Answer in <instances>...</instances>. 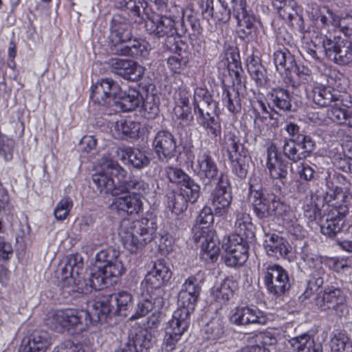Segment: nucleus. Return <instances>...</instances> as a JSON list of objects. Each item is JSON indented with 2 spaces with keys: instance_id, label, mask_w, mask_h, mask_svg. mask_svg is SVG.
<instances>
[{
  "instance_id": "09e8293b",
  "label": "nucleus",
  "mask_w": 352,
  "mask_h": 352,
  "mask_svg": "<svg viewBox=\"0 0 352 352\" xmlns=\"http://www.w3.org/2000/svg\"><path fill=\"white\" fill-rule=\"evenodd\" d=\"M149 298H142L140 300L137 304L134 314L131 315L130 319L131 320L144 317L151 312L154 308L160 309L164 304V299L160 305L156 303L157 298H155V294H148Z\"/></svg>"
},
{
  "instance_id": "a211bd4d",
  "label": "nucleus",
  "mask_w": 352,
  "mask_h": 352,
  "mask_svg": "<svg viewBox=\"0 0 352 352\" xmlns=\"http://www.w3.org/2000/svg\"><path fill=\"white\" fill-rule=\"evenodd\" d=\"M177 141L168 129L157 131L152 140V148L159 162L168 163L177 153Z\"/></svg>"
},
{
  "instance_id": "2f4dec72",
  "label": "nucleus",
  "mask_w": 352,
  "mask_h": 352,
  "mask_svg": "<svg viewBox=\"0 0 352 352\" xmlns=\"http://www.w3.org/2000/svg\"><path fill=\"white\" fill-rule=\"evenodd\" d=\"M239 285L232 277L224 278L220 284L216 285L211 289V296L214 300L221 305L226 304L234 296Z\"/></svg>"
},
{
  "instance_id": "58836bf2",
  "label": "nucleus",
  "mask_w": 352,
  "mask_h": 352,
  "mask_svg": "<svg viewBox=\"0 0 352 352\" xmlns=\"http://www.w3.org/2000/svg\"><path fill=\"white\" fill-rule=\"evenodd\" d=\"M201 243L200 257L207 263H214L217 261L220 248L217 241L214 239V232H208L201 236V241H195Z\"/></svg>"
},
{
  "instance_id": "412c9836",
  "label": "nucleus",
  "mask_w": 352,
  "mask_h": 352,
  "mask_svg": "<svg viewBox=\"0 0 352 352\" xmlns=\"http://www.w3.org/2000/svg\"><path fill=\"white\" fill-rule=\"evenodd\" d=\"M348 96L331 87L322 85L315 86L311 91L314 102L319 107H331V109L340 106L350 107L351 102L346 100Z\"/></svg>"
},
{
  "instance_id": "774afa93",
  "label": "nucleus",
  "mask_w": 352,
  "mask_h": 352,
  "mask_svg": "<svg viewBox=\"0 0 352 352\" xmlns=\"http://www.w3.org/2000/svg\"><path fill=\"white\" fill-rule=\"evenodd\" d=\"M173 113L177 119L180 120L186 125H190L193 121L192 107L190 105H175Z\"/></svg>"
},
{
  "instance_id": "3c124183",
  "label": "nucleus",
  "mask_w": 352,
  "mask_h": 352,
  "mask_svg": "<svg viewBox=\"0 0 352 352\" xmlns=\"http://www.w3.org/2000/svg\"><path fill=\"white\" fill-rule=\"evenodd\" d=\"M228 160L232 173L240 179H245L249 170L250 158L241 154Z\"/></svg>"
},
{
  "instance_id": "49530a36",
  "label": "nucleus",
  "mask_w": 352,
  "mask_h": 352,
  "mask_svg": "<svg viewBox=\"0 0 352 352\" xmlns=\"http://www.w3.org/2000/svg\"><path fill=\"white\" fill-rule=\"evenodd\" d=\"M198 125L202 127L206 135L212 139L220 138L222 133L221 119L220 114L210 117L196 119Z\"/></svg>"
},
{
  "instance_id": "4be33fe9",
  "label": "nucleus",
  "mask_w": 352,
  "mask_h": 352,
  "mask_svg": "<svg viewBox=\"0 0 352 352\" xmlns=\"http://www.w3.org/2000/svg\"><path fill=\"white\" fill-rule=\"evenodd\" d=\"M267 168L270 177L285 185L287 182L289 162L276 144L272 143L267 148Z\"/></svg>"
},
{
  "instance_id": "bb28decb",
  "label": "nucleus",
  "mask_w": 352,
  "mask_h": 352,
  "mask_svg": "<svg viewBox=\"0 0 352 352\" xmlns=\"http://www.w3.org/2000/svg\"><path fill=\"white\" fill-rule=\"evenodd\" d=\"M51 344L52 338L48 332L35 329L23 340L19 352H45Z\"/></svg>"
},
{
  "instance_id": "ea45409f",
  "label": "nucleus",
  "mask_w": 352,
  "mask_h": 352,
  "mask_svg": "<svg viewBox=\"0 0 352 352\" xmlns=\"http://www.w3.org/2000/svg\"><path fill=\"white\" fill-rule=\"evenodd\" d=\"M247 69L252 78L258 87H265L268 81L267 71L262 65L260 58L251 55L247 58Z\"/></svg>"
},
{
  "instance_id": "4468645a",
  "label": "nucleus",
  "mask_w": 352,
  "mask_h": 352,
  "mask_svg": "<svg viewBox=\"0 0 352 352\" xmlns=\"http://www.w3.org/2000/svg\"><path fill=\"white\" fill-rule=\"evenodd\" d=\"M316 148V143L312 135L302 132L295 139H285L282 152L287 160L298 162L309 157Z\"/></svg>"
},
{
  "instance_id": "4d7b16f0",
  "label": "nucleus",
  "mask_w": 352,
  "mask_h": 352,
  "mask_svg": "<svg viewBox=\"0 0 352 352\" xmlns=\"http://www.w3.org/2000/svg\"><path fill=\"white\" fill-rule=\"evenodd\" d=\"M316 195L311 194L309 200H307L302 206L304 216L307 219L309 222H314L319 220L320 221L321 209L320 208V204L315 202Z\"/></svg>"
},
{
  "instance_id": "864d4df0",
  "label": "nucleus",
  "mask_w": 352,
  "mask_h": 352,
  "mask_svg": "<svg viewBox=\"0 0 352 352\" xmlns=\"http://www.w3.org/2000/svg\"><path fill=\"white\" fill-rule=\"evenodd\" d=\"M188 202H190L189 200L180 190L173 191L168 195V206L176 214L184 212L188 208Z\"/></svg>"
},
{
  "instance_id": "13d9d810",
  "label": "nucleus",
  "mask_w": 352,
  "mask_h": 352,
  "mask_svg": "<svg viewBox=\"0 0 352 352\" xmlns=\"http://www.w3.org/2000/svg\"><path fill=\"white\" fill-rule=\"evenodd\" d=\"M332 352H352V341L344 333H338L331 340Z\"/></svg>"
},
{
  "instance_id": "72a5a7b5",
  "label": "nucleus",
  "mask_w": 352,
  "mask_h": 352,
  "mask_svg": "<svg viewBox=\"0 0 352 352\" xmlns=\"http://www.w3.org/2000/svg\"><path fill=\"white\" fill-rule=\"evenodd\" d=\"M274 63L280 74L288 75V73L298 74L299 67L297 66L294 56L286 48L276 51L274 53Z\"/></svg>"
},
{
  "instance_id": "4c0bfd02",
  "label": "nucleus",
  "mask_w": 352,
  "mask_h": 352,
  "mask_svg": "<svg viewBox=\"0 0 352 352\" xmlns=\"http://www.w3.org/2000/svg\"><path fill=\"white\" fill-rule=\"evenodd\" d=\"M197 224L193 227V238L195 241H201L204 234L212 232L210 230L214 222V213L212 208L205 206L196 219Z\"/></svg>"
},
{
  "instance_id": "6e6552de",
  "label": "nucleus",
  "mask_w": 352,
  "mask_h": 352,
  "mask_svg": "<svg viewBox=\"0 0 352 352\" xmlns=\"http://www.w3.org/2000/svg\"><path fill=\"white\" fill-rule=\"evenodd\" d=\"M349 283L340 280L335 285L327 287L322 294V303L320 309L342 319L349 315L347 296L349 293Z\"/></svg>"
},
{
  "instance_id": "cd10ccee",
  "label": "nucleus",
  "mask_w": 352,
  "mask_h": 352,
  "mask_svg": "<svg viewBox=\"0 0 352 352\" xmlns=\"http://www.w3.org/2000/svg\"><path fill=\"white\" fill-rule=\"evenodd\" d=\"M267 97L272 108L284 112L295 111L296 102L293 94L287 89L277 87L267 93Z\"/></svg>"
},
{
  "instance_id": "dca6fc26",
  "label": "nucleus",
  "mask_w": 352,
  "mask_h": 352,
  "mask_svg": "<svg viewBox=\"0 0 352 352\" xmlns=\"http://www.w3.org/2000/svg\"><path fill=\"white\" fill-rule=\"evenodd\" d=\"M204 280V274L201 271L185 280L178 294V305L182 307L177 311H187L190 318L199 299Z\"/></svg>"
},
{
  "instance_id": "bf43d9fd",
  "label": "nucleus",
  "mask_w": 352,
  "mask_h": 352,
  "mask_svg": "<svg viewBox=\"0 0 352 352\" xmlns=\"http://www.w3.org/2000/svg\"><path fill=\"white\" fill-rule=\"evenodd\" d=\"M295 250L300 258L304 261L308 266H312V263L320 261L318 257L311 252L308 243L305 240H299L295 245Z\"/></svg>"
},
{
  "instance_id": "f704fd0d",
  "label": "nucleus",
  "mask_w": 352,
  "mask_h": 352,
  "mask_svg": "<svg viewBox=\"0 0 352 352\" xmlns=\"http://www.w3.org/2000/svg\"><path fill=\"white\" fill-rule=\"evenodd\" d=\"M327 190L321 195H316L317 201H322V207L324 204H327L328 208L327 211L330 208H336L340 210L342 203H340L341 198H343V191L342 188L335 186L334 184L330 181L327 180L326 182Z\"/></svg>"
},
{
  "instance_id": "603ef678",
  "label": "nucleus",
  "mask_w": 352,
  "mask_h": 352,
  "mask_svg": "<svg viewBox=\"0 0 352 352\" xmlns=\"http://www.w3.org/2000/svg\"><path fill=\"white\" fill-rule=\"evenodd\" d=\"M114 135L118 139L135 138L138 131L137 124L130 120H121L114 124Z\"/></svg>"
},
{
  "instance_id": "39448f33",
  "label": "nucleus",
  "mask_w": 352,
  "mask_h": 352,
  "mask_svg": "<svg viewBox=\"0 0 352 352\" xmlns=\"http://www.w3.org/2000/svg\"><path fill=\"white\" fill-rule=\"evenodd\" d=\"M248 201L258 219L277 218L285 220L290 212L289 205L274 193L267 192L256 179L250 181Z\"/></svg>"
},
{
  "instance_id": "a19ab883",
  "label": "nucleus",
  "mask_w": 352,
  "mask_h": 352,
  "mask_svg": "<svg viewBox=\"0 0 352 352\" xmlns=\"http://www.w3.org/2000/svg\"><path fill=\"white\" fill-rule=\"evenodd\" d=\"M294 352H322V346L320 342H315L309 333H303L289 340Z\"/></svg>"
},
{
  "instance_id": "9d476101",
  "label": "nucleus",
  "mask_w": 352,
  "mask_h": 352,
  "mask_svg": "<svg viewBox=\"0 0 352 352\" xmlns=\"http://www.w3.org/2000/svg\"><path fill=\"white\" fill-rule=\"evenodd\" d=\"M172 275L166 261L164 259H157L154 262L152 270L145 276L142 285L147 294H155L156 303L158 305L162 302L164 287L169 282Z\"/></svg>"
},
{
  "instance_id": "0eeeda50",
  "label": "nucleus",
  "mask_w": 352,
  "mask_h": 352,
  "mask_svg": "<svg viewBox=\"0 0 352 352\" xmlns=\"http://www.w3.org/2000/svg\"><path fill=\"white\" fill-rule=\"evenodd\" d=\"M133 308V298L127 291H118L99 298L89 311L92 323L105 322L111 314L126 317Z\"/></svg>"
},
{
  "instance_id": "37998d69",
  "label": "nucleus",
  "mask_w": 352,
  "mask_h": 352,
  "mask_svg": "<svg viewBox=\"0 0 352 352\" xmlns=\"http://www.w3.org/2000/svg\"><path fill=\"white\" fill-rule=\"evenodd\" d=\"M238 133L236 130L229 129H226L223 131L222 146L226 151L228 158L241 155L240 147H243V145L241 144Z\"/></svg>"
},
{
  "instance_id": "2eb2a0df",
  "label": "nucleus",
  "mask_w": 352,
  "mask_h": 352,
  "mask_svg": "<svg viewBox=\"0 0 352 352\" xmlns=\"http://www.w3.org/2000/svg\"><path fill=\"white\" fill-rule=\"evenodd\" d=\"M145 30L153 37L172 39L175 35L179 37L186 32V29H182L181 32L176 28L173 18L166 15L152 14L146 16Z\"/></svg>"
},
{
  "instance_id": "aec40b11",
  "label": "nucleus",
  "mask_w": 352,
  "mask_h": 352,
  "mask_svg": "<svg viewBox=\"0 0 352 352\" xmlns=\"http://www.w3.org/2000/svg\"><path fill=\"white\" fill-rule=\"evenodd\" d=\"M230 321L236 326L265 325L270 321L269 315L256 306H237L230 313Z\"/></svg>"
},
{
  "instance_id": "9b49d317",
  "label": "nucleus",
  "mask_w": 352,
  "mask_h": 352,
  "mask_svg": "<svg viewBox=\"0 0 352 352\" xmlns=\"http://www.w3.org/2000/svg\"><path fill=\"white\" fill-rule=\"evenodd\" d=\"M232 14L239 28V36L246 42L254 40L257 35L259 21L250 9H248L246 0H231Z\"/></svg>"
},
{
  "instance_id": "20e7f679",
  "label": "nucleus",
  "mask_w": 352,
  "mask_h": 352,
  "mask_svg": "<svg viewBox=\"0 0 352 352\" xmlns=\"http://www.w3.org/2000/svg\"><path fill=\"white\" fill-rule=\"evenodd\" d=\"M109 37L112 42L111 50L116 55L133 58H145L148 55V43L145 40L133 38L131 23L121 15L113 17Z\"/></svg>"
},
{
  "instance_id": "0e129e2a",
  "label": "nucleus",
  "mask_w": 352,
  "mask_h": 352,
  "mask_svg": "<svg viewBox=\"0 0 352 352\" xmlns=\"http://www.w3.org/2000/svg\"><path fill=\"white\" fill-rule=\"evenodd\" d=\"M219 5L216 4L214 10V15L210 18H214L222 22H227L230 20L232 13V8H230L225 1L219 0Z\"/></svg>"
},
{
  "instance_id": "423d86ee",
  "label": "nucleus",
  "mask_w": 352,
  "mask_h": 352,
  "mask_svg": "<svg viewBox=\"0 0 352 352\" xmlns=\"http://www.w3.org/2000/svg\"><path fill=\"white\" fill-rule=\"evenodd\" d=\"M155 230V223L146 218L139 221L124 219L120 221L118 234L124 248L131 254H137L153 239Z\"/></svg>"
},
{
  "instance_id": "6e6d98bb",
  "label": "nucleus",
  "mask_w": 352,
  "mask_h": 352,
  "mask_svg": "<svg viewBox=\"0 0 352 352\" xmlns=\"http://www.w3.org/2000/svg\"><path fill=\"white\" fill-rule=\"evenodd\" d=\"M330 60L340 65H346L351 63L352 43L344 39L341 47L339 48Z\"/></svg>"
},
{
  "instance_id": "a18cd8bd",
  "label": "nucleus",
  "mask_w": 352,
  "mask_h": 352,
  "mask_svg": "<svg viewBox=\"0 0 352 352\" xmlns=\"http://www.w3.org/2000/svg\"><path fill=\"white\" fill-rule=\"evenodd\" d=\"M122 159L127 160L129 164L138 170L148 166L151 162L144 152L132 147H127L123 151Z\"/></svg>"
},
{
  "instance_id": "e2e57ef3",
  "label": "nucleus",
  "mask_w": 352,
  "mask_h": 352,
  "mask_svg": "<svg viewBox=\"0 0 352 352\" xmlns=\"http://www.w3.org/2000/svg\"><path fill=\"white\" fill-rule=\"evenodd\" d=\"M166 175L171 183L181 185V187L190 177L181 168L173 166L166 168Z\"/></svg>"
},
{
  "instance_id": "052dcab7",
  "label": "nucleus",
  "mask_w": 352,
  "mask_h": 352,
  "mask_svg": "<svg viewBox=\"0 0 352 352\" xmlns=\"http://www.w3.org/2000/svg\"><path fill=\"white\" fill-rule=\"evenodd\" d=\"M200 186L190 177L181 187L180 190L190 203H195L200 196Z\"/></svg>"
},
{
  "instance_id": "338daca9",
  "label": "nucleus",
  "mask_w": 352,
  "mask_h": 352,
  "mask_svg": "<svg viewBox=\"0 0 352 352\" xmlns=\"http://www.w3.org/2000/svg\"><path fill=\"white\" fill-rule=\"evenodd\" d=\"M189 57L171 56L167 59V64L170 71L175 74H181L186 67Z\"/></svg>"
},
{
  "instance_id": "f8f14e48",
  "label": "nucleus",
  "mask_w": 352,
  "mask_h": 352,
  "mask_svg": "<svg viewBox=\"0 0 352 352\" xmlns=\"http://www.w3.org/2000/svg\"><path fill=\"white\" fill-rule=\"evenodd\" d=\"M127 172L117 162L109 161L104 165L101 170L93 174L92 181L97 190L100 193L118 196V184H115L113 177L118 179L126 177Z\"/></svg>"
},
{
  "instance_id": "f3484780",
  "label": "nucleus",
  "mask_w": 352,
  "mask_h": 352,
  "mask_svg": "<svg viewBox=\"0 0 352 352\" xmlns=\"http://www.w3.org/2000/svg\"><path fill=\"white\" fill-rule=\"evenodd\" d=\"M190 319L188 316V311H175L173 318L168 322L165 329V335L163 339L162 348L166 351L175 349L182 336L189 327Z\"/></svg>"
},
{
  "instance_id": "e433bc0d",
  "label": "nucleus",
  "mask_w": 352,
  "mask_h": 352,
  "mask_svg": "<svg viewBox=\"0 0 352 352\" xmlns=\"http://www.w3.org/2000/svg\"><path fill=\"white\" fill-rule=\"evenodd\" d=\"M129 338L138 352H148L155 342L152 333L146 328L140 327H133L129 332Z\"/></svg>"
},
{
  "instance_id": "a878e982",
  "label": "nucleus",
  "mask_w": 352,
  "mask_h": 352,
  "mask_svg": "<svg viewBox=\"0 0 352 352\" xmlns=\"http://www.w3.org/2000/svg\"><path fill=\"white\" fill-rule=\"evenodd\" d=\"M263 242L267 254L276 259H289L292 251V246L288 241L276 233L265 234Z\"/></svg>"
},
{
  "instance_id": "de8ad7c7",
  "label": "nucleus",
  "mask_w": 352,
  "mask_h": 352,
  "mask_svg": "<svg viewBox=\"0 0 352 352\" xmlns=\"http://www.w3.org/2000/svg\"><path fill=\"white\" fill-rule=\"evenodd\" d=\"M232 199L230 192L214 191L211 198L214 214L218 216L226 214L230 208Z\"/></svg>"
},
{
  "instance_id": "c85d7f7f",
  "label": "nucleus",
  "mask_w": 352,
  "mask_h": 352,
  "mask_svg": "<svg viewBox=\"0 0 352 352\" xmlns=\"http://www.w3.org/2000/svg\"><path fill=\"white\" fill-rule=\"evenodd\" d=\"M344 41V39L340 36L336 35L326 30V28H322L316 34L312 43L315 47L321 45L326 57L330 60L339 48L341 47Z\"/></svg>"
},
{
  "instance_id": "f257e3e1",
  "label": "nucleus",
  "mask_w": 352,
  "mask_h": 352,
  "mask_svg": "<svg viewBox=\"0 0 352 352\" xmlns=\"http://www.w3.org/2000/svg\"><path fill=\"white\" fill-rule=\"evenodd\" d=\"M119 256V251L113 248L102 250L96 254V265L89 270H85L81 255L70 254L63 261L62 278L68 283L72 281L77 291L81 293L101 290L115 283L124 273L125 269Z\"/></svg>"
},
{
  "instance_id": "b1692460",
  "label": "nucleus",
  "mask_w": 352,
  "mask_h": 352,
  "mask_svg": "<svg viewBox=\"0 0 352 352\" xmlns=\"http://www.w3.org/2000/svg\"><path fill=\"white\" fill-rule=\"evenodd\" d=\"M109 65L113 73L130 81L140 80L144 73L141 65L130 59L111 58L109 60Z\"/></svg>"
},
{
  "instance_id": "6ab92c4d",
  "label": "nucleus",
  "mask_w": 352,
  "mask_h": 352,
  "mask_svg": "<svg viewBox=\"0 0 352 352\" xmlns=\"http://www.w3.org/2000/svg\"><path fill=\"white\" fill-rule=\"evenodd\" d=\"M192 168L195 175L206 186L216 181L219 173L217 164L211 151L207 149L200 150Z\"/></svg>"
},
{
  "instance_id": "c9c22d12",
  "label": "nucleus",
  "mask_w": 352,
  "mask_h": 352,
  "mask_svg": "<svg viewBox=\"0 0 352 352\" xmlns=\"http://www.w3.org/2000/svg\"><path fill=\"white\" fill-rule=\"evenodd\" d=\"M113 205L118 210L126 212L129 214H138L142 211L143 202L139 196L129 193H122L116 196Z\"/></svg>"
},
{
  "instance_id": "c756f323",
  "label": "nucleus",
  "mask_w": 352,
  "mask_h": 352,
  "mask_svg": "<svg viewBox=\"0 0 352 352\" xmlns=\"http://www.w3.org/2000/svg\"><path fill=\"white\" fill-rule=\"evenodd\" d=\"M311 265L309 266L311 272L307 281V287L300 296L303 300L309 298L321 288L329 276L320 261H315Z\"/></svg>"
},
{
  "instance_id": "ddd939ff",
  "label": "nucleus",
  "mask_w": 352,
  "mask_h": 352,
  "mask_svg": "<svg viewBox=\"0 0 352 352\" xmlns=\"http://www.w3.org/2000/svg\"><path fill=\"white\" fill-rule=\"evenodd\" d=\"M263 271V280L270 294L278 298L289 292L291 283L288 272L283 266L269 264Z\"/></svg>"
},
{
  "instance_id": "473e14b6",
  "label": "nucleus",
  "mask_w": 352,
  "mask_h": 352,
  "mask_svg": "<svg viewBox=\"0 0 352 352\" xmlns=\"http://www.w3.org/2000/svg\"><path fill=\"white\" fill-rule=\"evenodd\" d=\"M118 6L129 12L135 22L141 23L150 15L148 4L145 0H117Z\"/></svg>"
},
{
  "instance_id": "393cba45",
  "label": "nucleus",
  "mask_w": 352,
  "mask_h": 352,
  "mask_svg": "<svg viewBox=\"0 0 352 352\" xmlns=\"http://www.w3.org/2000/svg\"><path fill=\"white\" fill-rule=\"evenodd\" d=\"M346 209L344 207L340 210L330 208L327 213L324 214L320 221L321 232L329 237H334L340 232L344 224Z\"/></svg>"
},
{
  "instance_id": "c03bdc74",
  "label": "nucleus",
  "mask_w": 352,
  "mask_h": 352,
  "mask_svg": "<svg viewBox=\"0 0 352 352\" xmlns=\"http://www.w3.org/2000/svg\"><path fill=\"white\" fill-rule=\"evenodd\" d=\"M185 19L190 25L192 32L189 34V39L192 47L196 48L198 51L200 48L201 39L200 34L201 33V27L197 16L194 14L192 9L186 10L183 15L182 25H184Z\"/></svg>"
},
{
  "instance_id": "8fccbe9b",
  "label": "nucleus",
  "mask_w": 352,
  "mask_h": 352,
  "mask_svg": "<svg viewBox=\"0 0 352 352\" xmlns=\"http://www.w3.org/2000/svg\"><path fill=\"white\" fill-rule=\"evenodd\" d=\"M226 322L220 317L213 318L205 328L206 338L209 340H217L224 336Z\"/></svg>"
},
{
  "instance_id": "680f3d73",
  "label": "nucleus",
  "mask_w": 352,
  "mask_h": 352,
  "mask_svg": "<svg viewBox=\"0 0 352 352\" xmlns=\"http://www.w3.org/2000/svg\"><path fill=\"white\" fill-rule=\"evenodd\" d=\"M73 208V201L69 197L63 198L56 206L54 214L58 221L65 220Z\"/></svg>"
},
{
  "instance_id": "5701e85b",
  "label": "nucleus",
  "mask_w": 352,
  "mask_h": 352,
  "mask_svg": "<svg viewBox=\"0 0 352 352\" xmlns=\"http://www.w3.org/2000/svg\"><path fill=\"white\" fill-rule=\"evenodd\" d=\"M192 104L195 119L220 114L219 102L213 98L207 89H195Z\"/></svg>"
},
{
  "instance_id": "69168bd1",
  "label": "nucleus",
  "mask_w": 352,
  "mask_h": 352,
  "mask_svg": "<svg viewBox=\"0 0 352 352\" xmlns=\"http://www.w3.org/2000/svg\"><path fill=\"white\" fill-rule=\"evenodd\" d=\"M270 105L272 104L270 102L267 103L261 99L252 101L251 107L254 116V121L256 120L263 121L264 118H266V117L262 114H269L268 109H270Z\"/></svg>"
},
{
  "instance_id": "79ce46f5",
  "label": "nucleus",
  "mask_w": 352,
  "mask_h": 352,
  "mask_svg": "<svg viewBox=\"0 0 352 352\" xmlns=\"http://www.w3.org/2000/svg\"><path fill=\"white\" fill-rule=\"evenodd\" d=\"M222 90V102L224 107L233 115L239 113L241 111V103L239 89L230 87L223 83Z\"/></svg>"
},
{
  "instance_id": "5fc2aeb1",
  "label": "nucleus",
  "mask_w": 352,
  "mask_h": 352,
  "mask_svg": "<svg viewBox=\"0 0 352 352\" xmlns=\"http://www.w3.org/2000/svg\"><path fill=\"white\" fill-rule=\"evenodd\" d=\"M344 106H340L328 111V116L333 122L344 124L352 128V111H349Z\"/></svg>"
},
{
  "instance_id": "7ed1b4c3",
  "label": "nucleus",
  "mask_w": 352,
  "mask_h": 352,
  "mask_svg": "<svg viewBox=\"0 0 352 352\" xmlns=\"http://www.w3.org/2000/svg\"><path fill=\"white\" fill-rule=\"evenodd\" d=\"M234 222L235 234L229 236L222 244L224 253L222 259L231 267L243 265L248 258L249 243L255 239L256 227L250 215L245 212L236 210Z\"/></svg>"
},
{
  "instance_id": "1a4fd4ad",
  "label": "nucleus",
  "mask_w": 352,
  "mask_h": 352,
  "mask_svg": "<svg viewBox=\"0 0 352 352\" xmlns=\"http://www.w3.org/2000/svg\"><path fill=\"white\" fill-rule=\"evenodd\" d=\"M45 322L46 326L52 330L62 333L65 329H69L78 324L87 326L92 323V321L89 311L67 309L50 312Z\"/></svg>"
},
{
  "instance_id": "7c9ffc66",
  "label": "nucleus",
  "mask_w": 352,
  "mask_h": 352,
  "mask_svg": "<svg viewBox=\"0 0 352 352\" xmlns=\"http://www.w3.org/2000/svg\"><path fill=\"white\" fill-rule=\"evenodd\" d=\"M149 191L148 183L139 176L131 175L126 179H120L118 182V196L122 193H129L142 198Z\"/></svg>"
},
{
  "instance_id": "f03ea898",
  "label": "nucleus",
  "mask_w": 352,
  "mask_h": 352,
  "mask_svg": "<svg viewBox=\"0 0 352 352\" xmlns=\"http://www.w3.org/2000/svg\"><path fill=\"white\" fill-rule=\"evenodd\" d=\"M90 98L98 104L104 115L135 110L142 103L143 97L138 89L129 87L123 89L114 80L102 78L92 86Z\"/></svg>"
}]
</instances>
